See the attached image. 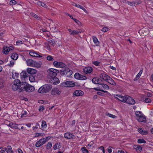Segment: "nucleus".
<instances>
[{
	"label": "nucleus",
	"instance_id": "1",
	"mask_svg": "<svg viewBox=\"0 0 153 153\" xmlns=\"http://www.w3.org/2000/svg\"><path fill=\"white\" fill-rule=\"evenodd\" d=\"M24 87H21L19 90V92H20L25 90L26 92H30L33 91L35 90L34 87L28 84H27L26 83L24 84Z\"/></svg>",
	"mask_w": 153,
	"mask_h": 153
},
{
	"label": "nucleus",
	"instance_id": "2",
	"mask_svg": "<svg viewBox=\"0 0 153 153\" xmlns=\"http://www.w3.org/2000/svg\"><path fill=\"white\" fill-rule=\"evenodd\" d=\"M52 88V85L50 84H45L41 86L38 90L39 92L43 94L49 91Z\"/></svg>",
	"mask_w": 153,
	"mask_h": 153
},
{
	"label": "nucleus",
	"instance_id": "3",
	"mask_svg": "<svg viewBox=\"0 0 153 153\" xmlns=\"http://www.w3.org/2000/svg\"><path fill=\"white\" fill-rule=\"evenodd\" d=\"M135 117L139 122H145L146 121V119L145 116L141 111H136L135 112Z\"/></svg>",
	"mask_w": 153,
	"mask_h": 153
},
{
	"label": "nucleus",
	"instance_id": "4",
	"mask_svg": "<svg viewBox=\"0 0 153 153\" xmlns=\"http://www.w3.org/2000/svg\"><path fill=\"white\" fill-rule=\"evenodd\" d=\"M48 77L50 79L54 77H56L57 74L59 73V70L54 68H51L48 71Z\"/></svg>",
	"mask_w": 153,
	"mask_h": 153
},
{
	"label": "nucleus",
	"instance_id": "5",
	"mask_svg": "<svg viewBox=\"0 0 153 153\" xmlns=\"http://www.w3.org/2000/svg\"><path fill=\"white\" fill-rule=\"evenodd\" d=\"M14 84L12 87V89L14 91L18 90L19 92V90L21 88V82L18 79H15L14 82Z\"/></svg>",
	"mask_w": 153,
	"mask_h": 153
},
{
	"label": "nucleus",
	"instance_id": "6",
	"mask_svg": "<svg viewBox=\"0 0 153 153\" xmlns=\"http://www.w3.org/2000/svg\"><path fill=\"white\" fill-rule=\"evenodd\" d=\"M50 138V137H48L43 139H40L39 141H37L36 143V146L37 147H39L45 144L48 140Z\"/></svg>",
	"mask_w": 153,
	"mask_h": 153
},
{
	"label": "nucleus",
	"instance_id": "7",
	"mask_svg": "<svg viewBox=\"0 0 153 153\" xmlns=\"http://www.w3.org/2000/svg\"><path fill=\"white\" fill-rule=\"evenodd\" d=\"M61 85L64 87H74L75 86V83L73 81H68L62 83Z\"/></svg>",
	"mask_w": 153,
	"mask_h": 153
},
{
	"label": "nucleus",
	"instance_id": "8",
	"mask_svg": "<svg viewBox=\"0 0 153 153\" xmlns=\"http://www.w3.org/2000/svg\"><path fill=\"white\" fill-rule=\"evenodd\" d=\"M3 52L5 54H7L10 51L13 50L14 48L13 46H4L3 47Z\"/></svg>",
	"mask_w": 153,
	"mask_h": 153
},
{
	"label": "nucleus",
	"instance_id": "9",
	"mask_svg": "<svg viewBox=\"0 0 153 153\" xmlns=\"http://www.w3.org/2000/svg\"><path fill=\"white\" fill-rule=\"evenodd\" d=\"M26 62L28 66L32 67L36 66L38 64L36 62L30 59L26 60Z\"/></svg>",
	"mask_w": 153,
	"mask_h": 153
},
{
	"label": "nucleus",
	"instance_id": "10",
	"mask_svg": "<svg viewBox=\"0 0 153 153\" xmlns=\"http://www.w3.org/2000/svg\"><path fill=\"white\" fill-rule=\"evenodd\" d=\"M54 66L56 68H64L65 66V64L62 62L54 61L53 63Z\"/></svg>",
	"mask_w": 153,
	"mask_h": 153
},
{
	"label": "nucleus",
	"instance_id": "11",
	"mask_svg": "<svg viewBox=\"0 0 153 153\" xmlns=\"http://www.w3.org/2000/svg\"><path fill=\"white\" fill-rule=\"evenodd\" d=\"M74 76L76 79L80 80H85L87 79L85 76L80 74L78 73H76Z\"/></svg>",
	"mask_w": 153,
	"mask_h": 153
},
{
	"label": "nucleus",
	"instance_id": "12",
	"mask_svg": "<svg viewBox=\"0 0 153 153\" xmlns=\"http://www.w3.org/2000/svg\"><path fill=\"white\" fill-rule=\"evenodd\" d=\"M60 90L58 88H54L52 89L51 91V94L52 95H59L61 94Z\"/></svg>",
	"mask_w": 153,
	"mask_h": 153
},
{
	"label": "nucleus",
	"instance_id": "13",
	"mask_svg": "<svg viewBox=\"0 0 153 153\" xmlns=\"http://www.w3.org/2000/svg\"><path fill=\"white\" fill-rule=\"evenodd\" d=\"M49 79L50 82L54 85H57L60 82L59 79L55 77L50 78Z\"/></svg>",
	"mask_w": 153,
	"mask_h": 153
},
{
	"label": "nucleus",
	"instance_id": "14",
	"mask_svg": "<svg viewBox=\"0 0 153 153\" xmlns=\"http://www.w3.org/2000/svg\"><path fill=\"white\" fill-rule=\"evenodd\" d=\"M83 71L85 74H90L92 71L93 69L91 67L88 66L84 68L83 69Z\"/></svg>",
	"mask_w": 153,
	"mask_h": 153
},
{
	"label": "nucleus",
	"instance_id": "15",
	"mask_svg": "<svg viewBox=\"0 0 153 153\" xmlns=\"http://www.w3.org/2000/svg\"><path fill=\"white\" fill-rule=\"evenodd\" d=\"M127 97L126 103L131 105H134L135 104V101L133 99H132L130 97L127 96Z\"/></svg>",
	"mask_w": 153,
	"mask_h": 153
},
{
	"label": "nucleus",
	"instance_id": "16",
	"mask_svg": "<svg viewBox=\"0 0 153 153\" xmlns=\"http://www.w3.org/2000/svg\"><path fill=\"white\" fill-rule=\"evenodd\" d=\"M29 54L30 56L34 57H42L38 53L36 52L33 50L30 51L29 52Z\"/></svg>",
	"mask_w": 153,
	"mask_h": 153
},
{
	"label": "nucleus",
	"instance_id": "17",
	"mask_svg": "<svg viewBox=\"0 0 153 153\" xmlns=\"http://www.w3.org/2000/svg\"><path fill=\"white\" fill-rule=\"evenodd\" d=\"M64 136L65 138L68 139H71L73 138L74 135L73 134L70 132H66L64 134Z\"/></svg>",
	"mask_w": 153,
	"mask_h": 153
},
{
	"label": "nucleus",
	"instance_id": "18",
	"mask_svg": "<svg viewBox=\"0 0 153 153\" xmlns=\"http://www.w3.org/2000/svg\"><path fill=\"white\" fill-rule=\"evenodd\" d=\"M73 94L76 97L82 96L84 94V92L81 90H76L74 92Z\"/></svg>",
	"mask_w": 153,
	"mask_h": 153
},
{
	"label": "nucleus",
	"instance_id": "19",
	"mask_svg": "<svg viewBox=\"0 0 153 153\" xmlns=\"http://www.w3.org/2000/svg\"><path fill=\"white\" fill-rule=\"evenodd\" d=\"M99 88L105 90H108L110 88L106 84H102L101 83L99 84Z\"/></svg>",
	"mask_w": 153,
	"mask_h": 153
},
{
	"label": "nucleus",
	"instance_id": "20",
	"mask_svg": "<svg viewBox=\"0 0 153 153\" xmlns=\"http://www.w3.org/2000/svg\"><path fill=\"white\" fill-rule=\"evenodd\" d=\"M102 82L101 79L97 77L94 78L92 79V82L95 84H99Z\"/></svg>",
	"mask_w": 153,
	"mask_h": 153
},
{
	"label": "nucleus",
	"instance_id": "21",
	"mask_svg": "<svg viewBox=\"0 0 153 153\" xmlns=\"http://www.w3.org/2000/svg\"><path fill=\"white\" fill-rule=\"evenodd\" d=\"M100 77L106 81L108 80V79L109 78H110V76L104 73H102L100 74Z\"/></svg>",
	"mask_w": 153,
	"mask_h": 153
},
{
	"label": "nucleus",
	"instance_id": "22",
	"mask_svg": "<svg viewBox=\"0 0 153 153\" xmlns=\"http://www.w3.org/2000/svg\"><path fill=\"white\" fill-rule=\"evenodd\" d=\"M141 1H139L137 2H130L129 1H127V4L130 5V6H135L138 4H139L141 3Z\"/></svg>",
	"mask_w": 153,
	"mask_h": 153
},
{
	"label": "nucleus",
	"instance_id": "23",
	"mask_svg": "<svg viewBox=\"0 0 153 153\" xmlns=\"http://www.w3.org/2000/svg\"><path fill=\"white\" fill-rule=\"evenodd\" d=\"M27 71L28 73L31 74H35L36 72V70L31 68H28Z\"/></svg>",
	"mask_w": 153,
	"mask_h": 153
},
{
	"label": "nucleus",
	"instance_id": "24",
	"mask_svg": "<svg viewBox=\"0 0 153 153\" xmlns=\"http://www.w3.org/2000/svg\"><path fill=\"white\" fill-rule=\"evenodd\" d=\"M36 4L39 6H41L45 8L49 9V8L47 6V5L45 4L43 2L41 1H37Z\"/></svg>",
	"mask_w": 153,
	"mask_h": 153
},
{
	"label": "nucleus",
	"instance_id": "25",
	"mask_svg": "<svg viewBox=\"0 0 153 153\" xmlns=\"http://www.w3.org/2000/svg\"><path fill=\"white\" fill-rule=\"evenodd\" d=\"M10 57L13 60H16L18 58V55L16 53H13L11 54Z\"/></svg>",
	"mask_w": 153,
	"mask_h": 153
},
{
	"label": "nucleus",
	"instance_id": "26",
	"mask_svg": "<svg viewBox=\"0 0 153 153\" xmlns=\"http://www.w3.org/2000/svg\"><path fill=\"white\" fill-rule=\"evenodd\" d=\"M8 126L12 128L19 129V128L18 127V125L16 123H10L9 124Z\"/></svg>",
	"mask_w": 153,
	"mask_h": 153
},
{
	"label": "nucleus",
	"instance_id": "27",
	"mask_svg": "<svg viewBox=\"0 0 153 153\" xmlns=\"http://www.w3.org/2000/svg\"><path fill=\"white\" fill-rule=\"evenodd\" d=\"M21 78H25L28 76V74L25 71H23L21 74Z\"/></svg>",
	"mask_w": 153,
	"mask_h": 153
},
{
	"label": "nucleus",
	"instance_id": "28",
	"mask_svg": "<svg viewBox=\"0 0 153 153\" xmlns=\"http://www.w3.org/2000/svg\"><path fill=\"white\" fill-rule=\"evenodd\" d=\"M83 31V30H73L72 32V33H71V35H76L78 34L79 33H81Z\"/></svg>",
	"mask_w": 153,
	"mask_h": 153
},
{
	"label": "nucleus",
	"instance_id": "29",
	"mask_svg": "<svg viewBox=\"0 0 153 153\" xmlns=\"http://www.w3.org/2000/svg\"><path fill=\"white\" fill-rule=\"evenodd\" d=\"M107 82L110 84L114 85H115L116 84V83L110 77V78L108 79V80L107 81Z\"/></svg>",
	"mask_w": 153,
	"mask_h": 153
},
{
	"label": "nucleus",
	"instance_id": "30",
	"mask_svg": "<svg viewBox=\"0 0 153 153\" xmlns=\"http://www.w3.org/2000/svg\"><path fill=\"white\" fill-rule=\"evenodd\" d=\"M61 147V143H57L53 146V149L54 150H56Z\"/></svg>",
	"mask_w": 153,
	"mask_h": 153
},
{
	"label": "nucleus",
	"instance_id": "31",
	"mask_svg": "<svg viewBox=\"0 0 153 153\" xmlns=\"http://www.w3.org/2000/svg\"><path fill=\"white\" fill-rule=\"evenodd\" d=\"M7 148H3L4 149L5 151H6L7 153H9L12 151V149L11 146H9L7 147Z\"/></svg>",
	"mask_w": 153,
	"mask_h": 153
},
{
	"label": "nucleus",
	"instance_id": "32",
	"mask_svg": "<svg viewBox=\"0 0 153 153\" xmlns=\"http://www.w3.org/2000/svg\"><path fill=\"white\" fill-rule=\"evenodd\" d=\"M94 89L96 91H102L103 92L105 93H108V92L107 91H105L103 90V89H100V88H99V86L98 85V87L97 88H94Z\"/></svg>",
	"mask_w": 153,
	"mask_h": 153
},
{
	"label": "nucleus",
	"instance_id": "33",
	"mask_svg": "<svg viewBox=\"0 0 153 153\" xmlns=\"http://www.w3.org/2000/svg\"><path fill=\"white\" fill-rule=\"evenodd\" d=\"M127 96H122L121 97V98L119 100L123 102H126V98H127Z\"/></svg>",
	"mask_w": 153,
	"mask_h": 153
},
{
	"label": "nucleus",
	"instance_id": "34",
	"mask_svg": "<svg viewBox=\"0 0 153 153\" xmlns=\"http://www.w3.org/2000/svg\"><path fill=\"white\" fill-rule=\"evenodd\" d=\"M149 30L148 29L144 27L142 29H141L139 31V33H143L144 32H147Z\"/></svg>",
	"mask_w": 153,
	"mask_h": 153
},
{
	"label": "nucleus",
	"instance_id": "35",
	"mask_svg": "<svg viewBox=\"0 0 153 153\" xmlns=\"http://www.w3.org/2000/svg\"><path fill=\"white\" fill-rule=\"evenodd\" d=\"M19 76V74L15 72H13L12 74V78L14 79H16Z\"/></svg>",
	"mask_w": 153,
	"mask_h": 153
},
{
	"label": "nucleus",
	"instance_id": "36",
	"mask_svg": "<svg viewBox=\"0 0 153 153\" xmlns=\"http://www.w3.org/2000/svg\"><path fill=\"white\" fill-rule=\"evenodd\" d=\"M29 79L30 81L31 82H35L36 80L35 77L32 75L29 76Z\"/></svg>",
	"mask_w": 153,
	"mask_h": 153
},
{
	"label": "nucleus",
	"instance_id": "37",
	"mask_svg": "<svg viewBox=\"0 0 153 153\" xmlns=\"http://www.w3.org/2000/svg\"><path fill=\"white\" fill-rule=\"evenodd\" d=\"M48 44L49 45H53L55 41H53V39H48Z\"/></svg>",
	"mask_w": 153,
	"mask_h": 153
},
{
	"label": "nucleus",
	"instance_id": "38",
	"mask_svg": "<svg viewBox=\"0 0 153 153\" xmlns=\"http://www.w3.org/2000/svg\"><path fill=\"white\" fill-rule=\"evenodd\" d=\"M105 114L106 116L114 119H116L117 118V117L116 116L108 113H106Z\"/></svg>",
	"mask_w": 153,
	"mask_h": 153
},
{
	"label": "nucleus",
	"instance_id": "39",
	"mask_svg": "<svg viewBox=\"0 0 153 153\" xmlns=\"http://www.w3.org/2000/svg\"><path fill=\"white\" fill-rule=\"evenodd\" d=\"M42 128H45L47 127L46 122L45 121H42L41 125Z\"/></svg>",
	"mask_w": 153,
	"mask_h": 153
},
{
	"label": "nucleus",
	"instance_id": "40",
	"mask_svg": "<svg viewBox=\"0 0 153 153\" xmlns=\"http://www.w3.org/2000/svg\"><path fill=\"white\" fill-rule=\"evenodd\" d=\"M73 72L71 70H69V69H67V76L69 77L72 74Z\"/></svg>",
	"mask_w": 153,
	"mask_h": 153
},
{
	"label": "nucleus",
	"instance_id": "41",
	"mask_svg": "<svg viewBox=\"0 0 153 153\" xmlns=\"http://www.w3.org/2000/svg\"><path fill=\"white\" fill-rule=\"evenodd\" d=\"M53 143L52 142H49L47 144L46 148L47 149H49L51 148L52 146Z\"/></svg>",
	"mask_w": 153,
	"mask_h": 153
},
{
	"label": "nucleus",
	"instance_id": "42",
	"mask_svg": "<svg viewBox=\"0 0 153 153\" xmlns=\"http://www.w3.org/2000/svg\"><path fill=\"white\" fill-rule=\"evenodd\" d=\"M82 153H89L88 151L85 147H82L81 149Z\"/></svg>",
	"mask_w": 153,
	"mask_h": 153
},
{
	"label": "nucleus",
	"instance_id": "43",
	"mask_svg": "<svg viewBox=\"0 0 153 153\" xmlns=\"http://www.w3.org/2000/svg\"><path fill=\"white\" fill-rule=\"evenodd\" d=\"M40 31L42 32H48L47 33H45V34H44V35H47V37H49V32L48 31H47V30H46L45 29H43V28H42L41 30H40Z\"/></svg>",
	"mask_w": 153,
	"mask_h": 153
},
{
	"label": "nucleus",
	"instance_id": "44",
	"mask_svg": "<svg viewBox=\"0 0 153 153\" xmlns=\"http://www.w3.org/2000/svg\"><path fill=\"white\" fill-rule=\"evenodd\" d=\"M46 59L47 60L50 61H52L54 60V59L53 56L51 55H48L46 57Z\"/></svg>",
	"mask_w": 153,
	"mask_h": 153
},
{
	"label": "nucleus",
	"instance_id": "45",
	"mask_svg": "<svg viewBox=\"0 0 153 153\" xmlns=\"http://www.w3.org/2000/svg\"><path fill=\"white\" fill-rule=\"evenodd\" d=\"M23 43V42L22 41L19 40L17 41L16 42V44H14L15 45L19 46L20 45Z\"/></svg>",
	"mask_w": 153,
	"mask_h": 153
},
{
	"label": "nucleus",
	"instance_id": "46",
	"mask_svg": "<svg viewBox=\"0 0 153 153\" xmlns=\"http://www.w3.org/2000/svg\"><path fill=\"white\" fill-rule=\"evenodd\" d=\"M135 147H136L135 149L137 151L140 152L142 150V147L140 146H135L134 148H135Z\"/></svg>",
	"mask_w": 153,
	"mask_h": 153
},
{
	"label": "nucleus",
	"instance_id": "47",
	"mask_svg": "<svg viewBox=\"0 0 153 153\" xmlns=\"http://www.w3.org/2000/svg\"><path fill=\"white\" fill-rule=\"evenodd\" d=\"M4 82L3 80H0V88H3L4 87Z\"/></svg>",
	"mask_w": 153,
	"mask_h": 153
},
{
	"label": "nucleus",
	"instance_id": "48",
	"mask_svg": "<svg viewBox=\"0 0 153 153\" xmlns=\"http://www.w3.org/2000/svg\"><path fill=\"white\" fill-rule=\"evenodd\" d=\"M137 142L138 143H146V141L144 139H139L138 140Z\"/></svg>",
	"mask_w": 153,
	"mask_h": 153
},
{
	"label": "nucleus",
	"instance_id": "49",
	"mask_svg": "<svg viewBox=\"0 0 153 153\" xmlns=\"http://www.w3.org/2000/svg\"><path fill=\"white\" fill-rule=\"evenodd\" d=\"M17 3V2L15 0H11L10 2V5H13L16 4Z\"/></svg>",
	"mask_w": 153,
	"mask_h": 153
},
{
	"label": "nucleus",
	"instance_id": "50",
	"mask_svg": "<svg viewBox=\"0 0 153 153\" xmlns=\"http://www.w3.org/2000/svg\"><path fill=\"white\" fill-rule=\"evenodd\" d=\"M73 20L78 25H81V22L78 20L76 19H73Z\"/></svg>",
	"mask_w": 153,
	"mask_h": 153
},
{
	"label": "nucleus",
	"instance_id": "51",
	"mask_svg": "<svg viewBox=\"0 0 153 153\" xmlns=\"http://www.w3.org/2000/svg\"><path fill=\"white\" fill-rule=\"evenodd\" d=\"M15 61L13 60L10 61V63L8 64V65L10 67H12L14 64Z\"/></svg>",
	"mask_w": 153,
	"mask_h": 153
},
{
	"label": "nucleus",
	"instance_id": "52",
	"mask_svg": "<svg viewBox=\"0 0 153 153\" xmlns=\"http://www.w3.org/2000/svg\"><path fill=\"white\" fill-rule=\"evenodd\" d=\"M92 63L96 66H98L100 64V62L98 61H93Z\"/></svg>",
	"mask_w": 153,
	"mask_h": 153
},
{
	"label": "nucleus",
	"instance_id": "53",
	"mask_svg": "<svg viewBox=\"0 0 153 153\" xmlns=\"http://www.w3.org/2000/svg\"><path fill=\"white\" fill-rule=\"evenodd\" d=\"M144 101H145V102L146 103H149L151 102V100L150 98H146V99H145V100Z\"/></svg>",
	"mask_w": 153,
	"mask_h": 153
},
{
	"label": "nucleus",
	"instance_id": "54",
	"mask_svg": "<svg viewBox=\"0 0 153 153\" xmlns=\"http://www.w3.org/2000/svg\"><path fill=\"white\" fill-rule=\"evenodd\" d=\"M94 43L97 45L99 44V42L98 40V39H93Z\"/></svg>",
	"mask_w": 153,
	"mask_h": 153
},
{
	"label": "nucleus",
	"instance_id": "55",
	"mask_svg": "<svg viewBox=\"0 0 153 153\" xmlns=\"http://www.w3.org/2000/svg\"><path fill=\"white\" fill-rule=\"evenodd\" d=\"M108 28L106 27H104L101 30L103 32H106L108 31Z\"/></svg>",
	"mask_w": 153,
	"mask_h": 153
},
{
	"label": "nucleus",
	"instance_id": "56",
	"mask_svg": "<svg viewBox=\"0 0 153 153\" xmlns=\"http://www.w3.org/2000/svg\"><path fill=\"white\" fill-rule=\"evenodd\" d=\"M122 96L120 95H114V97L117 99L119 100H120V99L121 97Z\"/></svg>",
	"mask_w": 153,
	"mask_h": 153
},
{
	"label": "nucleus",
	"instance_id": "57",
	"mask_svg": "<svg viewBox=\"0 0 153 153\" xmlns=\"http://www.w3.org/2000/svg\"><path fill=\"white\" fill-rule=\"evenodd\" d=\"M43 134L42 133H35V137H38L39 136H42Z\"/></svg>",
	"mask_w": 153,
	"mask_h": 153
},
{
	"label": "nucleus",
	"instance_id": "58",
	"mask_svg": "<svg viewBox=\"0 0 153 153\" xmlns=\"http://www.w3.org/2000/svg\"><path fill=\"white\" fill-rule=\"evenodd\" d=\"M27 114V112L26 111H24L23 112H22L21 114V117H25V116Z\"/></svg>",
	"mask_w": 153,
	"mask_h": 153
},
{
	"label": "nucleus",
	"instance_id": "59",
	"mask_svg": "<svg viewBox=\"0 0 153 153\" xmlns=\"http://www.w3.org/2000/svg\"><path fill=\"white\" fill-rule=\"evenodd\" d=\"M93 144V142H91L88 145V148H90V147H92Z\"/></svg>",
	"mask_w": 153,
	"mask_h": 153
},
{
	"label": "nucleus",
	"instance_id": "60",
	"mask_svg": "<svg viewBox=\"0 0 153 153\" xmlns=\"http://www.w3.org/2000/svg\"><path fill=\"white\" fill-rule=\"evenodd\" d=\"M146 98L145 96L144 95H141L140 96V100L142 101H144Z\"/></svg>",
	"mask_w": 153,
	"mask_h": 153
},
{
	"label": "nucleus",
	"instance_id": "61",
	"mask_svg": "<svg viewBox=\"0 0 153 153\" xmlns=\"http://www.w3.org/2000/svg\"><path fill=\"white\" fill-rule=\"evenodd\" d=\"M44 109V108L43 106H40L39 108V111H43Z\"/></svg>",
	"mask_w": 153,
	"mask_h": 153
},
{
	"label": "nucleus",
	"instance_id": "62",
	"mask_svg": "<svg viewBox=\"0 0 153 153\" xmlns=\"http://www.w3.org/2000/svg\"><path fill=\"white\" fill-rule=\"evenodd\" d=\"M31 15L32 16L34 17V18H36L37 19H38L39 16L36 14H35L34 13H32L31 14Z\"/></svg>",
	"mask_w": 153,
	"mask_h": 153
},
{
	"label": "nucleus",
	"instance_id": "63",
	"mask_svg": "<svg viewBox=\"0 0 153 153\" xmlns=\"http://www.w3.org/2000/svg\"><path fill=\"white\" fill-rule=\"evenodd\" d=\"M148 132L147 131L142 130V131H141V132L140 134H146Z\"/></svg>",
	"mask_w": 153,
	"mask_h": 153
},
{
	"label": "nucleus",
	"instance_id": "64",
	"mask_svg": "<svg viewBox=\"0 0 153 153\" xmlns=\"http://www.w3.org/2000/svg\"><path fill=\"white\" fill-rule=\"evenodd\" d=\"M67 70H65L63 71H62L61 72V74L62 75H65V74H66L67 73Z\"/></svg>",
	"mask_w": 153,
	"mask_h": 153
}]
</instances>
